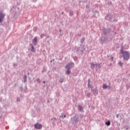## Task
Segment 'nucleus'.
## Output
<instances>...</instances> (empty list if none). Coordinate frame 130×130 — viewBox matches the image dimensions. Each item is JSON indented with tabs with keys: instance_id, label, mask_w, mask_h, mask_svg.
<instances>
[{
	"instance_id": "9b49d317",
	"label": "nucleus",
	"mask_w": 130,
	"mask_h": 130,
	"mask_svg": "<svg viewBox=\"0 0 130 130\" xmlns=\"http://www.w3.org/2000/svg\"><path fill=\"white\" fill-rule=\"evenodd\" d=\"M78 108L80 111L83 109V108H82V106H79Z\"/></svg>"
},
{
	"instance_id": "4468645a",
	"label": "nucleus",
	"mask_w": 130,
	"mask_h": 130,
	"mask_svg": "<svg viewBox=\"0 0 130 130\" xmlns=\"http://www.w3.org/2000/svg\"><path fill=\"white\" fill-rule=\"evenodd\" d=\"M94 66H95V64H94V63H92V67H94Z\"/></svg>"
},
{
	"instance_id": "39448f33",
	"label": "nucleus",
	"mask_w": 130,
	"mask_h": 130,
	"mask_svg": "<svg viewBox=\"0 0 130 130\" xmlns=\"http://www.w3.org/2000/svg\"><path fill=\"white\" fill-rule=\"evenodd\" d=\"M32 43L34 45H37V37L34 38L32 41Z\"/></svg>"
},
{
	"instance_id": "f257e3e1",
	"label": "nucleus",
	"mask_w": 130,
	"mask_h": 130,
	"mask_svg": "<svg viewBox=\"0 0 130 130\" xmlns=\"http://www.w3.org/2000/svg\"><path fill=\"white\" fill-rule=\"evenodd\" d=\"M121 53L123 55L124 60H128L129 59L130 53L128 51H122Z\"/></svg>"
},
{
	"instance_id": "9d476101",
	"label": "nucleus",
	"mask_w": 130,
	"mask_h": 130,
	"mask_svg": "<svg viewBox=\"0 0 130 130\" xmlns=\"http://www.w3.org/2000/svg\"><path fill=\"white\" fill-rule=\"evenodd\" d=\"M103 89H107V86L105 84H103Z\"/></svg>"
},
{
	"instance_id": "1a4fd4ad",
	"label": "nucleus",
	"mask_w": 130,
	"mask_h": 130,
	"mask_svg": "<svg viewBox=\"0 0 130 130\" xmlns=\"http://www.w3.org/2000/svg\"><path fill=\"white\" fill-rule=\"evenodd\" d=\"M118 64H119V66H120V67H122V66L123 65V63H122V62H121V61L119 62Z\"/></svg>"
},
{
	"instance_id": "20e7f679",
	"label": "nucleus",
	"mask_w": 130,
	"mask_h": 130,
	"mask_svg": "<svg viewBox=\"0 0 130 130\" xmlns=\"http://www.w3.org/2000/svg\"><path fill=\"white\" fill-rule=\"evenodd\" d=\"M35 127L37 129H40L41 128H42V125L41 124L37 123L35 125Z\"/></svg>"
},
{
	"instance_id": "a211bd4d",
	"label": "nucleus",
	"mask_w": 130,
	"mask_h": 130,
	"mask_svg": "<svg viewBox=\"0 0 130 130\" xmlns=\"http://www.w3.org/2000/svg\"><path fill=\"white\" fill-rule=\"evenodd\" d=\"M43 83H44V84H45V81H43Z\"/></svg>"
},
{
	"instance_id": "f8f14e48",
	"label": "nucleus",
	"mask_w": 130,
	"mask_h": 130,
	"mask_svg": "<svg viewBox=\"0 0 130 130\" xmlns=\"http://www.w3.org/2000/svg\"><path fill=\"white\" fill-rule=\"evenodd\" d=\"M88 87L90 88V80H88Z\"/></svg>"
},
{
	"instance_id": "7ed1b4c3",
	"label": "nucleus",
	"mask_w": 130,
	"mask_h": 130,
	"mask_svg": "<svg viewBox=\"0 0 130 130\" xmlns=\"http://www.w3.org/2000/svg\"><path fill=\"white\" fill-rule=\"evenodd\" d=\"M5 16L6 14L0 13V23H2V22L4 21V19Z\"/></svg>"
},
{
	"instance_id": "0eeeda50",
	"label": "nucleus",
	"mask_w": 130,
	"mask_h": 130,
	"mask_svg": "<svg viewBox=\"0 0 130 130\" xmlns=\"http://www.w3.org/2000/svg\"><path fill=\"white\" fill-rule=\"evenodd\" d=\"M71 72L70 71V69H67L66 74L67 75H70Z\"/></svg>"
},
{
	"instance_id": "f3484780",
	"label": "nucleus",
	"mask_w": 130,
	"mask_h": 130,
	"mask_svg": "<svg viewBox=\"0 0 130 130\" xmlns=\"http://www.w3.org/2000/svg\"><path fill=\"white\" fill-rule=\"evenodd\" d=\"M61 117H63V114H62Z\"/></svg>"
},
{
	"instance_id": "2eb2a0df",
	"label": "nucleus",
	"mask_w": 130,
	"mask_h": 130,
	"mask_svg": "<svg viewBox=\"0 0 130 130\" xmlns=\"http://www.w3.org/2000/svg\"><path fill=\"white\" fill-rule=\"evenodd\" d=\"M63 116L64 118H66V117H67V116L66 115H63Z\"/></svg>"
},
{
	"instance_id": "6e6552de",
	"label": "nucleus",
	"mask_w": 130,
	"mask_h": 130,
	"mask_svg": "<svg viewBox=\"0 0 130 130\" xmlns=\"http://www.w3.org/2000/svg\"><path fill=\"white\" fill-rule=\"evenodd\" d=\"M106 124L108 126L110 125V121H109L108 122H106Z\"/></svg>"
},
{
	"instance_id": "dca6fc26",
	"label": "nucleus",
	"mask_w": 130,
	"mask_h": 130,
	"mask_svg": "<svg viewBox=\"0 0 130 130\" xmlns=\"http://www.w3.org/2000/svg\"><path fill=\"white\" fill-rule=\"evenodd\" d=\"M111 60H113V57H111Z\"/></svg>"
},
{
	"instance_id": "f03ea898",
	"label": "nucleus",
	"mask_w": 130,
	"mask_h": 130,
	"mask_svg": "<svg viewBox=\"0 0 130 130\" xmlns=\"http://www.w3.org/2000/svg\"><path fill=\"white\" fill-rule=\"evenodd\" d=\"M74 66H75V64L73 62H71V63L67 64L65 68L67 70H71V69H72V68L74 67Z\"/></svg>"
},
{
	"instance_id": "ddd939ff",
	"label": "nucleus",
	"mask_w": 130,
	"mask_h": 130,
	"mask_svg": "<svg viewBox=\"0 0 130 130\" xmlns=\"http://www.w3.org/2000/svg\"><path fill=\"white\" fill-rule=\"evenodd\" d=\"M43 37H44V35H41V38H43Z\"/></svg>"
},
{
	"instance_id": "aec40b11",
	"label": "nucleus",
	"mask_w": 130,
	"mask_h": 130,
	"mask_svg": "<svg viewBox=\"0 0 130 130\" xmlns=\"http://www.w3.org/2000/svg\"><path fill=\"white\" fill-rule=\"evenodd\" d=\"M17 101H19V99H17Z\"/></svg>"
},
{
	"instance_id": "423d86ee",
	"label": "nucleus",
	"mask_w": 130,
	"mask_h": 130,
	"mask_svg": "<svg viewBox=\"0 0 130 130\" xmlns=\"http://www.w3.org/2000/svg\"><path fill=\"white\" fill-rule=\"evenodd\" d=\"M30 46H31V49L30 50V51H31V52H35L36 50L34 48V46H33V45H32V44H30Z\"/></svg>"
},
{
	"instance_id": "6ab92c4d",
	"label": "nucleus",
	"mask_w": 130,
	"mask_h": 130,
	"mask_svg": "<svg viewBox=\"0 0 130 130\" xmlns=\"http://www.w3.org/2000/svg\"><path fill=\"white\" fill-rule=\"evenodd\" d=\"M24 78H25V79H26V78H27V76H25V77H24Z\"/></svg>"
}]
</instances>
